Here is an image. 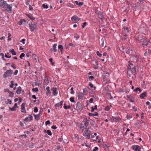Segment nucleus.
Wrapping results in <instances>:
<instances>
[{"instance_id": "30", "label": "nucleus", "mask_w": 151, "mask_h": 151, "mask_svg": "<svg viewBox=\"0 0 151 151\" xmlns=\"http://www.w3.org/2000/svg\"><path fill=\"white\" fill-rule=\"evenodd\" d=\"M34 116H35V119H36L39 118L40 116V114L38 115L34 114Z\"/></svg>"}, {"instance_id": "57", "label": "nucleus", "mask_w": 151, "mask_h": 151, "mask_svg": "<svg viewBox=\"0 0 151 151\" xmlns=\"http://www.w3.org/2000/svg\"><path fill=\"white\" fill-rule=\"evenodd\" d=\"M51 128L54 129H55L57 128V127H56V126H55L54 125L52 126V127Z\"/></svg>"}, {"instance_id": "31", "label": "nucleus", "mask_w": 151, "mask_h": 151, "mask_svg": "<svg viewBox=\"0 0 151 151\" xmlns=\"http://www.w3.org/2000/svg\"><path fill=\"white\" fill-rule=\"evenodd\" d=\"M46 132L50 136H51L52 134L50 130H47Z\"/></svg>"}, {"instance_id": "41", "label": "nucleus", "mask_w": 151, "mask_h": 151, "mask_svg": "<svg viewBox=\"0 0 151 151\" xmlns=\"http://www.w3.org/2000/svg\"><path fill=\"white\" fill-rule=\"evenodd\" d=\"M86 22H84L83 23V24L82 26V29H83L84 28V27L86 26Z\"/></svg>"}, {"instance_id": "45", "label": "nucleus", "mask_w": 151, "mask_h": 151, "mask_svg": "<svg viewBox=\"0 0 151 151\" xmlns=\"http://www.w3.org/2000/svg\"><path fill=\"white\" fill-rule=\"evenodd\" d=\"M139 2H138L136 5V6H137V7H138L140 5V4L141 2V0H139Z\"/></svg>"}, {"instance_id": "8", "label": "nucleus", "mask_w": 151, "mask_h": 151, "mask_svg": "<svg viewBox=\"0 0 151 151\" xmlns=\"http://www.w3.org/2000/svg\"><path fill=\"white\" fill-rule=\"evenodd\" d=\"M77 97L79 99L82 100L83 99L84 94L82 92L78 93L77 94Z\"/></svg>"}, {"instance_id": "47", "label": "nucleus", "mask_w": 151, "mask_h": 151, "mask_svg": "<svg viewBox=\"0 0 151 151\" xmlns=\"http://www.w3.org/2000/svg\"><path fill=\"white\" fill-rule=\"evenodd\" d=\"M88 122L86 121L84 123V125L86 127H87L88 125Z\"/></svg>"}, {"instance_id": "29", "label": "nucleus", "mask_w": 151, "mask_h": 151, "mask_svg": "<svg viewBox=\"0 0 151 151\" xmlns=\"http://www.w3.org/2000/svg\"><path fill=\"white\" fill-rule=\"evenodd\" d=\"M42 7L43 8L45 9H47L48 7V5L45 4H43L42 5Z\"/></svg>"}, {"instance_id": "14", "label": "nucleus", "mask_w": 151, "mask_h": 151, "mask_svg": "<svg viewBox=\"0 0 151 151\" xmlns=\"http://www.w3.org/2000/svg\"><path fill=\"white\" fill-rule=\"evenodd\" d=\"M126 55L127 56L130 55V54H132V50H130V49H126L125 51Z\"/></svg>"}, {"instance_id": "60", "label": "nucleus", "mask_w": 151, "mask_h": 151, "mask_svg": "<svg viewBox=\"0 0 151 151\" xmlns=\"http://www.w3.org/2000/svg\"><path fill=\"white\" fill-rule=\"evenodd\" d=\"M15 64L13 63L11 65V67L13 68L14 69H15L16 68V67L14 66Z\"/></svg>"}, {"instance_id": "63", "label": "nucleus", "mask_w": 151, "mask_h": 151, "mask_svg": "<svg viewBox=\"0 0 151 151\" xmlns=\"http://www.w3.org/2000/svg\"><path fill=\"white\" fill-rule=\"evenodd\" d=\"M60 105L59 103L56 104L55 105V107H58Z\"/></svg>"}, {"instance_id": "58", "label": "nucleus", "mask_w": 151, "mask_h": 151, "mask_svg": "<svg viewBox=\"0 0 151 151\" xmlns=\"http://www.w3.org/2000/svg\"><path fill=\"white\" fill-rule=\"evenodd\" d=\"M32 56L33 58H34L37 61V59L35 58V57L36 56V55H35V54H32Z\"/></svg>"}, {"instance_id": "54", "label": "nucleus", "mask_w": 151, "mask_h": 151, "mask_svg": "<svg viewBox=\"0 0 151 151\" xmlns=\"http://www.w3.org/2000/svg\"><path fill=\"white\" fill-rule=\"evenodd\" d=\"M77 35V36H76L75 35L74 37L75 38H76V40H77L79 38V35Z\"/></svg>"}, {"instance_id": "56", "label": "nucleus", "mask_w": 151, "mask_h": 151, "mask_svg": "<svg viewBox=\"0 0 151 151\" xmlns=\"http://www.w3.org/2000/svg\"><path fill=\"white\" fill-rule=\"evenodd\" d=\"M59 105L60 106H61V108L62 107V106L63 104V101H61L59 103Z\"/></svg>"}, {"instance_id": "35", "label": "nucleus", "mask_w": 151, "mask_h": 151, "mask_svg": "<svg viewBox=\"0 0 151 151\" xmlns=\"http://www.w3.org/2000/svg\"><path fill=\"white\" fill-rule=\"evenodd\" d=\"M25 56V54L24 53H22L19 56L20 58L22 59V57H24Z\"/></svg>"}, {"instance_id": "17", "label": "nucleus", "mask_w": 151, "mask_h": 151, "mask_svg": "<svg viewBox=\"0 0 151 151\" xmlns=\"http://www.w3.org/2000/svg\"><path fill=\"white\" fill-rule=\"evenodd\" d=\"M57 44H54L53 45V49H51V52H52V51H53L54 52H56L57 51V49H56V47L57 46Z\"/></svg>"}, {"instance_id": "48", "label": "nucleus", "mask_w": 151, "mask_h": 151, "mask_svg": "<svg viewBox=\"0 0 151 151\" xmlns=\"http://www.w3.org/2000/svg\"><path fill=\"white\" fill-rule=\"evenodd\" d=\"M29 10H30L32 11L33 9L32 7L30 5H29Z\"/></svg>"}, {"instance_id": "61", "label": "nucleus", "mask_w": 151, "mask_h": 151, "mask_svg": "<svg viewBox=\"0 0 151 151\" xmlns=\"http://www.w3.org/2000/svg\"><path fill=\"white\" fill-rule=\"evenodd\" d=\"M93 98L91 99L89 101V102L90 103H92L93 101Z\"/></svg>"}, {"instance_id": "37", "label": "nucleus", "mask_w": 151, "mask_h": 151, "mask_svg": "<svg viewBox=\"0 0 151 151\" xmlns=\"http://www.w3.org/2000/svg\"><path fill=\"white\" fill-rule=\"evenodd\" d=\"M9 109L11 110L12 111H15L16 109H15V108L13 107L12 108H11L10 107H9Z\"/></svg>"}, {"instance_id": "49", "label": "nucleus", "mask_w": 151, "mask_h": 151, "mask_svg": "<svg viewBox=\"0 0 151 151\" xmlns=\"http://www.w3.org/2000/svg\"><path fill=\"white\" fill-rule=\"evenodd\" d=\"M124 29H125L126 30H127V32H129V29L127 28L126 27H124Z\"/></svg>"}, {"instance_id": "46", "label": "nucleus", "mask_w": 151, "mask_h": 151, "mask_svg": "<svg viewBox=\"0 0 151 151\" xmlns=\"http://www.w3.org/2000/svg\"><path fill=\"white\" fill-rule=\"evenodd\" d=\"M10 90H9L8 88H6L4 90V91L5 92H9Z\"/></svg>"}, {"instance_id": "42", "label": "nucleus", "mask_w": 151, "mask_h": 151, "mask_svg": "<svg viewBox=\"0 0 151 151\" xmlns=\"http://www.w3.org/2000/svg\"><path fill=\"white\" fill-rule=\"evenodd\" d=\"M103 77L104 81H106V82L108 83L109 81L108 80H107L106 78H106H105V76L104 75H103Z\"/></svg>"}, {"instance_id": "24", "label": "nucleus", "mask_w": 151, "mask_h": 151, "mask_svg": "<svg viewBox=\"0 0 151 151\" xmlns=\"http://www.w3.org/2000/svg\"><path fill=\"white\" fill-rule=\"evenodd\" d=\"M9 93V96L11 97H14V93L10 91Z\"/></svg>"}, {"instance_id": "21", "label": "nucleus", "mask_w": 151, "mask_h": 151, "mask_svg": "<svg viewBox=\"0 0 151 151\" xmlns=\"http://www.w3.org/2000/svg\"><path fill=\"white\" fill-rule=\"evenodd\" d=\"M22 88L21 87L19 86L16 91L17 93L18 94H19L21 93Z\"/></svg>"}, {"instance_id": "13", "label": "nucleus", "mask_w": 151, "mask_h": 151, "mask_svg": "<svg viewBox=\"0 0 151 151\" xmlns=\"http://www.w3.org/2000/svg\"><path fill=\"white\" fill-rule=\"evenodd\" d=\"M82 108V104L81 103L78 102L76 104V109L78 110H80Z\"/></svg>"}, {"instance_id": "20", "label": "nucleus", "mask_w": 151, "mask_h": 151, "mask_svg": "<svg viewBox=\"0 0 151 151\" xmlns=\"http://www.w3.org/2000/svg\"><path fill=\"white\" fill-rule=\"evenodd\" d=\"M45 79H44V85L45 86V85H47L48 83V79L46 78V76L45 77Z\"/></svg>"}, {"instance_id": "44", "label": "nucleus", "mask_w": 151, "mask_h": 151, "mask_svg": "<svg viewBox=\"0 0 151 151\" xmlns=\"http://www.w3.org/2000/svg\"><path fill=\"white\" fill-rule=\"evenodd\" d=\"M28 119H29L30 120H32V114H30L29 115V117H28Z\"/></svg>"}, {"instance_id": "5", "label": "nucleus", "mask_w": 151, "mask_h": 151, "mask_svg": "<svg viewBox=\"0 0 151 151\" xmlns=\"http://www.w3.org/2000/svg\"><path fill=\"white\" fill-rule=\"evenodd\" d=\"M132 148L135 151H139L141 148L139 146L134 145L132 146Z\"/></svg>"}, {"instance_id": "25", "label": "nucleus", "mask_w": 151, "mask_h": 151, "mask_svg": "<svg viewBox=\"0 0 151 151\" xmlns=\"http://www.w3.org/2000/svg\"><path fill=\"white\" fill-rule=\"evenodd\" d=\"M99 15H100V18L101 19V20H103V14L101 12H99Z\"/></svg>"}, {"instance_id": "19", "label": "nucleus", "mask_w": 151, "mask_h": 151, "mask_svg": "<svg viewBox=\"0 0 151 151\" xmlns=\"http://www.w3.org/2000/svg\"><path fill=\"white\" fill-rule=\"evenodd\" d=\"M71 19L75 20L76 21H78L80 19V18L76 16H74L71 18Z\"/></svg>"}, {"instance_id": "4", "label": "nucleus", "mask_w": 151, "mask_h": 151, "mask_svg": "<svg viewBox=\"0 0 151 151\" xmlns=\"http://www.w3.org/2000/svg\"><path fill=\"white\" fill-rule=\"evenodd\" d=\"M5 6L6 8H4L5 10H6L9 13H11L12 11V4L9 5L7 4V6Z\"/></svg>"}, {"instance_id": "26", "label": "nucleus", "mask_w": 151, "mask_h": 151, "mask_svg": "<svg viewBox=\"0 0 151 151\" xmlns=\"http://www.w3.org/2000/svg\"><path fill=\"white\" fill-rule=\"evenodd\" d=\"M65 109H70L71 108V106L70 105H69L68 106H66L65 105V103L64 106L63 107Z\"/></svg>"}, {"instance_id": "64", "label": "nucleus", "mask_w": 151, "mask_h": 151, "mask_svg": "<svg viewBox=\"0 0 151 151\" xmlns=\"http://www.w3.org/2000/svg\"><path fill=\"white\" fill-rule=\"evenodd\" d=\"M18 71L17 70H15L14 72V75H17L18 73Z\"/></svg>"}, {"instance_id": "3", "label": "nucleus", "mask_w": 151, "mask_h": 151, "mask_svg": "<svg viewBox=\"0 0 151 151\" xmlns=\"http://www.w3.org/2000/svg\"><path fill=\"white\" fill-rule=\"evenodd\" d=\"M12 70H7L3 75L4 78H6L7 77L11 76L12 74Z\"/></svg>"}, {"instance_id": "27", "label": "nucleus", "mask_w": 151, "mask_h": 151, "mask_svg": "<svg viewBox=\"0 0 151 151\" xmlns=\"http://www.w3.org/2000/svg\"><path fill=\"white\" fill-rule=\"evenodd\" d=\"M27 16L29 17L32 20H33L35 19V18L33 17V16L30 15L28 14H26Z\"/></svg>"}, {"instance_id": "28", "label": "nucleus", "mask_w": 151, "mask_h": 151, "mask_svg": "<svg viewBox=\"0 0 151 151\" xmlns=\"http://www.w3.org/2000/svg\"><path fill=\"white\" fill-rule=\"evenodd\" d=\"M10 83L11 85L9 86L10 87L12 88L13 87V86L14 85V82L13 81H11Z\"/></svg>"}, {"instance_id": "53", "label": "nucleus", "mask_w": 151, "mask_h": 151, "mask_svg": "<svg viewBox=\"0 0 151 151\" xmlns=\"http://www.w3.org/2000/svg\"><path fill=\"white\" fill-rule=\"evenodd\" d=\"M83 2H80L79 3H78V5L79 6H81L83 5Z\"/></svg>"}, {"instance_id": "62", "label": "nucleus", "mask_w": 151, "mask_h": 151, "mask_svg": "<svg viewBox=\"0 0 151 151\" xmlns=\"http://www.w3.org/2000/svg\"><path fill=\"white\" fill-rule=\"evenodd\" d=\"M127 119L132 118V116L130 115H127Z\"/></svg>"}, {"instance_id": "51", "label": "nucleus", "mask_w": 151, "mask_h": 151, "mask_svg": "<svg viewBox=\"0 0 151 151\" xmlns=\"http://www.w3.org/2000/svg\"><path fill=\"white\" fill-rule=\"evenodd\" d=\"M50 121L49 120H48L45 122V125H47L48 124H50Z\"/></svg>"}, {"instance_id": "36", "label": "nucleus", "mask_w": 151, "mask_h": 151, "mask_svg": "<svg viewBox=\"0 0 151 151\" xmlns=\"http://www.w3.org/2000/svg\"><path fill=\"white\" fill-rule=\"evenodd\" d=\"M34 111L35 112H37L38 111V109L37 107H35L34 108Z\"/></svg>"}, {"instance_id": "23", "label": "nucleus", "mask_w": 151, "mask_h": 151, "mask_svg": "<svg viewBox=\"0 0 151 151\" xmlns=\"http://www.w3.org/2000/svg\"><path fill=\"white\" fill-rule=\"evenodd\" d=\"M127 97L130 100V101L132 102H134V98L132 96H127Z\"/></svg>"}, {"instance_id": "7", "label": "nucleus", "mask_w": 151, "mask_h": 151, "mask_svg": "<svg viewBox=\"0 0 151 151\" xmlns=\"http://www.w3.org/2000/svg\"><path fill=\"white\" fill-rule=\"evenodd\" d=\"M7 3H6V1H5L3 0H1L0 1V6L3 8H6L5 6H7Z\"/></svg>"}, {"instance_id": "55", "label": "nucleus", "mask_w": 151, "mask_h": 151, "mask_svg": "<svg viewBox=\"0 0 151 151\" xmlns=\"http://www.w3.org/2000/svg\"><path fill=\"white\" fill-rule=\"evenodd\" d=\"M25 41V39H22L20 41L21 42H22L23 44H24V41Z\"/></svg>"}, {"instance_id": "1", "label": "nucleus", "mask_w": 151, "mask_h": 151, "mask_svg": "<svg viewBox=\"0 0 151 151\" xmlns=\"http://www.w3.org/2000/svg\"><path fill=\"white\" fill-rule=\"evenodd\" d=\"M136 68L134 67L132 68L131 66H130L128 67V69L127 72V74L129 77H133L136 74Z\"/></svg>"}, {"instance_id": "11", "label": "nucleus", "mask_w": 151, "mask_h": 151, "mask_svg": "<svg viewBox=\"0 0 151 151\" xmlns=\"http://www.w3.org/2000/svg\"><path fill=\"white\" fill-rule=\"evenodd\" d=\"M136 39L139 41L142 42V41L144 39L142 35H139L138 37H136Z\"/></svg>"}, {"instance_id": "9", "label": "nucleus", "mask_w": 151, "mask_h": 151, "mask_svg": "<svg viewBox=\"0 0 151 151\" xmlns=\"http://www.w3.org/2000/svg\"><path fill=\"white\" fill-rule=\"evenodd\" d=\"M142 45L144 47H145V46H147L148 45V41L145 38L142 41Z\"/></svg>"}, {"instance_id": "50", "label": "nucleus", "mask_w": 151, "mask_h": 151, "mask_svg": "<svg viewBox=\"0 0 151 151\" xmlns=\"http://www.w3.org/2000/svg\"><path fill=\"white\" fill-rule=\"evenodd\" d=\"M105 110L108 111V110L110 109V107L109 106H107L106 107Z\"/></svg>"}, {"instance_id": "34", "label": "nucleus", "mask_w": 151, "mask_h": 151, "mask_svg": "<svg viewBox=\"0 0 151 151\" xmlns=\"http://www.w3.org/2000/svg\"><path fill=\"white\" fill-rule=\"evenodd\" d=\"M139 91V93H140L141 92V90L139 88H136L134 90V91Z\"/></svg>"}, {"instance_id": "40", "label": "nucleus", "mask_w": 151, "mask_h": 151, "mask_svg": "<svg viewBox=\"0 0 151 151\" xmlns=\"http://www.w3.org/2000/svg\"><path fill=\"white\" fill-rule=\"evenodd\" d=\"M97 55L99 57H101L102 56V54L100 53L99 51H97L96 52Z\"/></svg>"}, {"instance_id": "16", "label": "nucleus", "mask_w": 151, "mask_h": 151, "mask_svg": "<svg viewBox=\"0 0 151 151\" xmlns=\"http://www.w3.org/2000/svg\"><path fill=\"white\" fill-rule=\"evenodd\" d=\"M147 95V93L146 91L144 92L143 93H142L140 95V98L142 99H143L145 96Z\"/></svg>"}, {"instance_id": "22", "label": "nucleus", "mask_w": 151, "mask_h": 151, "mask_svg": "<svg viewBox=\"0 0 151 151\" xmlns=\"http://www.w3.org/2000/svg\"><path fill=\"white\" fill-rule=\"evenodd\" d=\"M9 51L13 55H16V53L15 52L14 49H10Z\"/></svg>"}, {"instance_id": "43", "label": "nucleus", "mask_w": 151, "mask_h": 151, "mask_svg": "<svg viewBox=\"0 0 151 151\" xmlns=\"http://www.w3.org/2000/svg\"><path fill=\"white\" fill-rule=\"evenodd\" d=\"M73 87H72L71 88V89H70V90L71 91L70 92V93L71 94H74V91H73Z\"/></svg>"}, {"instance_id": "18", "label": "nucleus", "mask_w": 151, "mask_h": 151, "mask_svg": "<svg viewBox=\"0 0 151 151\" xmlns=\"http://www.w3.org/2000/svg\"><path fill=\"white\" fill-rule=\"evenodd\" d=\"M23 23L25 24L26 23L25 21L23 19H21L19 22H17V23L20 25L22 24Z\"/></svg>"}, {"instance_id": "2", "label": "nucleus", "mask_w": 151, "mask_h": 151, "mask_svg": "<svg viewBox=\"0 0 151 151\" xmlns=\"http://www.w3.org/2000/svg\"><path fill=\"white\" fill-rule=\"evenodd\" d=\"M29 27L31 31L32 32L36 29L37 26L36 24L34 22L30 23L29 24Z\"/></svg>"}, {"instance_id": "38", "label": "nucleus", "mask_w": 151, "mask_h": 151, "mask_svg": "<svg viewBox=\"0 0 151 151\" xmlns=\"http://www.w3.org/2000/svg\"><path fill=\"white\" fill-rule=\"evenodd\" d=\"M58 48L59 49H60V50H63V47L62 45H60L58 46Z\"/></svg>"}, {"instance_id": "12", "label": "nucleus", "mask_w": 151, "mask_h": 151, "mask_svg": "<svg viewBox=\"0 0 151 151\" xmlns=\"http://www.w3.org/2000/svg\"><path fill=\"white\" fill-rule=\"evenodd\" d=\"M25 103H23L21 105V112H24L26 113V111H24L23 110H25Z\"/></svg>"}, {"instance_id": "10", "label": "nucleus", "mask_w": 151, "mask_h": 151, "mask_svg": "<svg viewBox=\"0 0 151 151\" xmlns=\"http://www.w3.org/2000/svg\"><path fill=\"white\" fill-rule=\"evenodd\" d=\"M111 120L112 122H119L121 119L120 118L118 117H113L112 119Z\"/></svg>"}, {"instance_id": "52", "label": "nucleus", "mask_w": 151, "mask_h": 151, "mask_svg": "<svg viewBox=\"0 0 151 151\" xmlns=\"http://www.w3.org/2000/svg\"><path fill=\"white\" fill-rule=\"evenodd\" d=\"M7 101L8 103V104H11L12 103V101L10 99H7Z\"/></svg>"}, {"instance_id": "39", "label": "nucleus", "mask_w": 151, "mask_h": 151, "mask_svg": "<svg viewBox=\"0 0 151 151\" xmlns=\"http://www.w3.org/2000/svg\"><path fill=\"white\" fill-rule=\"evenodd\" d=\"M0 55H1V56H2L1 58L2 59H3L4 60H5V59H4V55L3 53H0Z\"/></svg>"}, {"instance_id": "6", "label": "nucleus", "mask_w": 151, "mask_h": 151, "mask_svg": "<svg viewBox=\"0 0 151 151\" xmlns=\"http://www.w3.org/2000/svg\"><path fill=\"white\" fill-rule=\"evenodd\" d=\"M83 135L85 136H86L89 139L91 135L90 132L88 131V129H86V132H84L83 134Z\"/></svg>"}, {"instance_id": "33", "label": "nucleus", "mask_w": 151, "mask_h": 151, "mask_svg": "<svg viewBox=\"0 0 151 151\" xmlns=\"http://www.w3.org/2000/svg\"><path fill=\"white\" fill-rule=\"evenodd\" d=\"M32 91L34 92H38V88H33L32 89Z\"/></svg>"}, {"instance_id": "59", "label": "nucleus", "mask_w": 151, "mask_h": 151, "mask_svg": "<svg viewBox=\"0 0 151 151\" xmlns=\"http://www.w3.org/2000/svg\"><path fill=\"white\" fill-rule=\"evenodd\" d=\"M98 115V113L97 112H95L94 114H93V116H96Z\"/></svg>"}, {"instance_id": "32", "label": "nucleus", "mask_w": 151, "mask_h": 151, "mask_svg": "<svg viewBox=\"0 0 151 151\" xmlns=\"http://www.w3.org/2000/svg\"><path fill=\"white\" fill-rule=\"evenodd\" d=\"M70 101L72 102H75L74 101V97H71L70 99Z\"/></svg>"}, {"instance_id": "15", "label": "nucleus", "mask_w": 151, "mask_h": 151, "mask_svg": "<svg viewBox=\"0 0 151 151\" xmlns=\"http://www.w3.org/2000/svg\"><path fill=\"white\" fill-rule=\"evenodd\" d=\"M51 90L52 91V94L54 96H56L57 95L56 88H53Z\"/></svg>"}]
</instances>
